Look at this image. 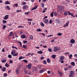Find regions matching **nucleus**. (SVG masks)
<instances>
[{
    "mask_svg": "<svg viewBox=\"0 0 77 77\" xmlns=\"http://www.w3.org/2000/svg\"><path fill=\"white\" fill-rule=\"evenodd\" d=\"M64 57H65L64 56H61L60 58V60H59V62H60L61 60H64Z\"/></svg>",
    "mask_w": 77,
    "mask_h": 77,
    "instance_id": "5",
    "label": "nucleus"
},
{
    "mask_svg": "<svg viewBox=\"0 0 77 77\" xmlns=\"http://www.w3.org/2000/svg\"><path fill=\"white\" fill-rule=\"evenodd\" d=\"M47 72L48 74H50V71H48Z\"/></svg>",
    "mask_w": 77,
    "mask_h": 77,
    "instance_id": "63",
    "label": "nucleus"
},
{
    "mask_svg": "<svg viewBox=\"0 0 77 77\" xmlns=\"http://www.w3.org/2000/svg\"><path fill=\"white\" fill-rule=\"evenodd\" d=\"M40 24L42 27H44V24L42 22H41Z\"/></svg>",
    "mask_w": 77,
    "mask_h": 77,
    "instance_id": "30",
    "label": "nucleus"
},
{
    "mask_svg": "<svg viewBox=\"0 0 77 77\" xmlns=\"http://www.w3.org/2000/svg\"><path fill=\"white\" fill-rule=\"evenodd\" d=\"M74 56L75 57H77V54H75L74 55Z\"/></svg>",
    "mask_w": 77,
    "mask_h": 77,
    "instance_id": "62",
    "label": "nucleus"
},
{
    "mask_svg": "<svg viewBox=\"0 0 77 77\" xmlns=\"http://www.w3.org/2000/svg\"><path fill=\"white\" fill-rule=\"evenodd\" d=\"M12 35H13V32H10V34L8 35V36L9 37L11 36Z\"/></svg>",
    "mask_w": 77,
    "mask_h": 77,
    "instance_id": "17",
    "label": "nucleus"
},
{
    "mask_svg": "<svg viewBox=\"0 0 77 77\" xmlns=\"http://www.w3.org/2000/svg\"><path fill=\"white\" fill-rule=\"evenodd\" d=\"M28 8L29 7L27 5L24 6L23 7V10H27Z\"/></svg>",
    "mask_w": 77,
    "mask_h": 77,
    "instance_id": "2",
    "label": "nucleus"
},
{
    "mask_svg": "<svg viewBox=\"0 0 77 77\" xmlns=\"http://www.w3.org/2000/svg\"><path fill=\"white\" fill-rule=\"evenodd\" d=\"M9 62H10V63H12V62H13V61H12V60H10L9 61Z\"/></svg>",
    "mask_w": 77,
    "mask_h": 77,
    "instance_id": "61",
    "label": "nucleus"
},
{
    "mask_svg": "<svg viewBox=\"0 0 77 77\" xmlns=\"http://www.w3.org/2000/svg\"><path fill=\"white\" fill-rule=\"evenodd\" d=\"M32 19H28V21H32Z\"/></svg>",
    "mask_w": 77,
    "mask_h": 77,
    "instance_id": "58",
    "label": "nucleus"
},
{
    "mask_svg": "<svg viewBox=\"0 0 77 77\" xmlns=\"http://www.w3.org/2000/svg\"><path fill=\"white\" fill-rule=\"evenodd\" d=\"M41 5H42V7L43 8H44V4L43 3H41Z\"/></svg>",
    "mask_w": 77,
    "mask_h": 77,
    "instance_id": "38",
    "label": "nucleus"
},
{
    "mask_svg": "<svg viewBox=\"0 0 77 77\" xmlns=\"http://www.w3.org/2000/svg\"><path fill=\"white\" fill-rule=\"evenodd\" d=\"M8 18H9V15H7L5 16L4 19V20H7Z\"/></svg>",
    "mask_w": 77,
    "mask_h": 77,
    "instance_id": "6",
    "label": "nucleus"
},
{
    "mask_svg": "<svg viewBox=\"0 0 77 77\" xmlns=\"http://www.w3.org/2000/svg\"><path fill=\"white\" fill-rule=\"evenodd\" d=\"M6 8L7 9H8L9 10H11V8L9 7V6L7 5L6 7Z\"/></svg>",
    "mask_w": 77,
    "mask_h": 77,
    "instance_id": "33",
    "label": "nucleus"
},
{
    "mask_svg": "<svg viewBox=\"0 0 77 77\" xmlns=\"http://www.w3.org/2000/svg\"><path fill=\"white\" fill-rule=\"evenodd\" d=\"M68 11H65L64 14L65 16H66V15H68Z\"/></svg>",
    "mask_w": 77,
    "mask_h": 77,
    "instance_id": "11",
    "label": "nucleus"
},
{
    "mask_svg": "<svg viewBox=\"0 0 77 77\" xmlns=\"http://www.w3.org/2000/svg\"><path fill=\"white\" fill-rule=\"evenodd\" d=\"M18 54V53H16V54H14L13 55V56H17Z\"/></svg>",
    "mask_w": 77,
    "mask_h": 77,
    "instance_id": "34",
    "label": "nucleus"
},
{
    "mask_svg": "<svg viewBox=\"0 0 77 77\" xmlns=\"http://www.w3.org/2000/svg\"><path fill=\"white\" fill-rule=\"evenodd\" d=\"M6 62V60L4 59L2 61V63H5Z\"/></svg>",
    "mask_w": 77,
    "mask_h": 77,
    "instance_id": "23",
    "label": "nucleus"
},
{
    "mask_svg": "<svg viewBox=\"0 0 77 77\" xmlns=\"http://www.w3.org/2000/svg\"><path fill=\"white\" fill-rule=\"evenodd\" d=\"M55 21L57 23H58V24H60V21L59 20H57V19H56Z\"/></svg>",
    "mask_w": 77,
    "mask_h": 77,
    "instance_id": "19",
    "label": "nucleus"
},
{
    "mask_svg": "<svg viewBox=\"0 0 77 77\" xmlns=\"http://www.w3.org/2000/svg\"><path fill=\"white\" fill-rule=\"evenodd\" d=\"M44 71H45V70L44 69H42L40 71V73H42V72H43Z\"/></svg>",
    "mask_w": 77,
    "mask_h": 77,
    "instance_id": "24",
    "label": "nucleus"
},
{
    "mask_svg": "<svg viewBox=\"0 0 77 77\" xmlns=\"http://www.w3.org/2000/svg\"><path fill=\"white\" fill-rule=\"evenodd\" d=\"M68 24H69V23L67 22L66 23V26H68Z\"/></svg>",
    "mask_w": 77,
    "mask_h": 77,
    "instance_id": "55",
    "label": "nucleus"
},
{
    "mask_svg": "<svg viewBox=\"0 0 77 77\" xmlns=\"http://www.w3.org/2000/svg\"><path fill=\"white\" fill-rule=\"evenodd\" d=\"M52 22H53V21H52V20H49V23L51 24V23H52Z\"/></svg>",
    "mask_w": 77,
    "mask_h": 77,
    "instance_id": "46",
    "label": "nucleus"
},
{
    "mask_svg": "<svg viewBox=\"0 0 77 77\" xmlns=\"http://www.w3.org/2000/svg\"><path fill=\"white\" fill-rule=\"evenodd\" d=\"M15 53V51H13L11 52V54H12V55H13Z\"/></svg>",
    "mask_w": 77,
    "mask_h": 77,
    "instance_id": "21",
    "label": "nucleus"
},
{
    "mask_svg": "<svg viewBox=\"0 0 77 77\" xmlns=\"http://www.w3.org/2000/svg\"><path fill=\"white\" fill-rule=\"evenodd\" d=\"M43 47H44V48H46L47 47V46H43Z\"/></svg>",
    "mask_w": 77,
    "mask_h": 77,
    "instance_id": "64",
    "label": "nucleus"
},
{
    "mask_svg": "<svg viewBox=\"0 0 77 77\" xmlns=\"http://www.w3.org/2000/svg\"><path fill=\"white\" fill-rule=\"evenodd\" d=\"M47 62L48 63H49V62H50V59L48 58L47 59Z\"/></svg>",
    "mask_w": 77,
    "mask_h": 77,
    "instance_id": "41",
    "label": "nucleus"
},
{
    "mask_svg": "<svg viewBox=\"0 0 77 77\" xmlns=\"http://www.w3.org/2000/svg\"><path fill=\"white\" fill-rule=\"evenodd\" d=\"M54 51H55V52L57 51V47H55L54 48Z\"/></svg>",
    "mask_w": 77,
    "mask_h": 77,
    "instance_id": "16",
    "label": "nucleus"
},
{
    "mask_svg": "<svg viewBox=\"0 0 77 77\" xmlns=\"http://www.w3.org/2000/svg\"><path fill=\"white\" fill-rule=\"evenodd\" d=\"M37 68L38 69H41V68H42V66L40 65H38L37 66Z\"/></svg>",
    "mask_w": 77,
    "mask_h": 77,
    "instance_id": "14",
    "label": "nucleus"
},
{
    "mask_svg": "<svg viewBox=\"0 0 77 77\" xmlns=\"http://www.w3.org/2000/svg\"><path fill=\"white\" fill-rule=\"evenodd\" d=\"M65 9V7L63 6H60V10L63 11Z\"/></svg>",
    "mask_w": 77,
    "mask_h": 77,
    "instance_id": "3",
    "label": "nucleus"
},
{
    "mask_svg": "<svg viewBox=\"0 0 77 77\" xmlns=\"http://www.w3.org/2000/svg\"><path fill=\"white\" fill-rule=\"evenodd\" d=\"M48 50L49 52H52V49H51V48H48Z\"/></svg>",
    "mask_w": 77,
    "mask_h": 77,
    "instance_id": "28",
    "label": "nucleus"
},
{
    "mask_svg": "<svg viewBox=\"0 0 77 77\" xmlns=\"http://www.w3.org/2000/svg\"><path fill=\"white\" fill-rule=\"evenodd\" d=\"M25 58L24 57H23L22 56L18 58L19 60H21V59H24Z\"/></svg>",
    "mask_w": 77,
    "mask_h": 77,
    "instance_id": "25",
    "label": "nucleus"
},
{
    "mask_svg": "<svg viewBox=\"0 0 77 77\" xmlns=\"http://www.w3.org/2000/svg\"><path fill=\"white\" fill-rule=\"evenodd\" d=\"M18 28H24V26H19L17 27Z\"/></svg>",
    "mask_w": 77,
    "mask_h": 77,
    "instance_id": "45",
    "label": "nucleus"
},
{
    "mask_svg": "<svg viewBox=\"0 0 77 77\" xmlns=\"http://www.w3.org/2000/svg\"><path fill=\"white\" fill-rule=\"evenodd\" d=\"M56 56L55 55L53 54L51 56V57L52 58H53V59H55V58H56Z\"/></svg>",
    "mask_w": 77,
    "mask_h": 77,
    "instance_id": "10",
    "label": "nucleus"
},
{
    "mask_svg": "<svg viewBox=\"0 0 77 77\" xmlns=\"http://www.w3.org/2000/svg\"><path fill=\"white\" fill-rule=\"evenodd\" d=\"M30 38L31 39H33V36L32 35H30Z\"/></svg>",
    "mask_w": 77,
    "mask_h": 77,
    "instance_id": "22",
    "label": "nucleus"
},
{
    "mask_svg": "<svg viewBox=\"0 0 77 77\" xmlns=\"http://www.w3.org/2000/svg\"><path fill=\"white\" fill-rule=\"evenodd\" d=\"M43 63H44V64H45V65H46V64H47V62H46V61L45 60H43Z\"/></svg>",
    "mask_w": 77,
    "mask_h": 77,
    "instance_id": "42",
    "label": "nucleus"
},
{
    "mask_svg": "<svg viewBox=\"0 0 77 77\" xmlns=\"http://www.w3.org/2000/svg\"><path fill=\"white\" fill-rule=\"evenodd\" d=\"M75 73L73 71H70V74L69 75V77H73V75H74Z\"/></svg>",
    "mask_w": 77,
    "mask_h": 77,
    "instance_id": "1",
    "label": "nucleus"
},
{
    "mask_svg": "<svg viewBox=\"0 0 77 77\" xmlns=\"http://www.w3.org/2000/svg\"><path fill=\"white\" fill-rule=\"evenodd\" d=\"M62 34L60 33H59L57 34V35L58 36H62Z\"/></svg>",
    "mask_w": 77,
    "mask_h": 77,
    "instance_id": "39",
    "label": "nucleus"
},
{
    "mask_svg": "<svg viewBox=\"0 0 77 77\" xmlns=\"http://www.w3.org/2000/svg\"><path fill=\"white\" fill-rule=\"evenodd\" d=\"M23 60V62H24L25 63H27V62H28L27 60Z\"/></svg>",
    "mask_w": 77,
    "mask_h": 77,
    "instance_id": "43",
    "label": "nucleus"
},
{
    "mask_svg": "<svg viewBox=\"0 0 77 77\" xmlns=\"http://www.w3.org/2000/svg\"><path fill=\"white\" fill-rule=\"evenodd\" d=\"M71 64L72 66H74V65H75V63H74V62H72Z\"/></svg>",
    "mask_w": 77,
    "mask_h": 77,
    "instance_id": "26",
    "label": "nucleus"
},
{
    "mask_svg": "<svg viewBox=\"0 0 77 77\" xmlns=\"http://www.w3.org/2000/svg\"><path fill=\"white\" fill-rule=\"evenodd\" d=\"M8 57H9V58H10V59H11V58H12V55L11 54H9L8 56Z\"/></svg>",
    "mask_w": 77,
    "mask_h": 77,
    "instance_id": "32",
    "label": "nucleus"
},
{
    "mask_svg": "<svg viewBox=\"0 0 77 77\" xmlns=\"http://www.w3.org/2000/svg\"><path fill=\"white\" fill-rule=\"evenodd\" d=\"M6 27V25H3L2 27V29H5Z\"/></svg>",
    "mask_w": 77,
    "mask_h": 77,
    "instance_id": "35",
    "label": "nucleus"
},
{
    "mask_svg": "<svg viewBox=\"0 0 77 77\" xmlns=\"http://www.w3.org/2000/svg\"><path fill=\"white\" fill-rule=\"evenodd\" d=\"M54 15L55 16H56V15H57V13H56V12H55L54 13Z\"/></svg>",
    "mask_w": 77,
    "mask_h": 77,
    "instance_id": "59",
    "label": "nucleus"
},
{
    "mask_svg": "<svg viewBox=\"0 0 77 77\" xmlns=\"http://www.w3.org/2000/svg\"><path fill=\"white\" fill-rule=\"evenodd\" d=\"M53 13L54 12L51 14V17H53Z\"/></svg>",
    "mask_w": 77,
    "mask_h": 77,
    "instance_id": "48",
    "label": "nucleus"
},
{
    "mask_svg": "<svg viewBox=\"0 0 77 77\" xmlns=\"http://www.w3.org/2000/svg\"><path fill=\"white\" fill-rule=\"evenodd\" d=\"M5 5H8V4H10L9 2L8 1H7L5 2Z\"/></svg>",
    "mask_w": 77,
    "mask_h": 77,
    "instance_id": "12",
    "label": "nucleus"
},
{
    "mask_svg": "<svg viewBox=\"0 0 77 77\" xmlns=\"http://www.w3.org/2000/svg\"><path fill=\"white\" fill-rule=\"evenodd\" d=\"M59 73L60 76H62V75H63V74H62V72H59Z\"/></svg>",
    "mask_w": 77,
    "mask_h": 77,
    "instance_id": "29",
    "label": "nucleus"
},
{
    "mask_svg": "<svg viewBox=\"0 0 77 77\" xmlns=\"http://www.w3.org/2000/svg\"><path fill=\"white\" fill-rule=\"evenodd\" d=\"M7 23V21L4 20H3V23L4 24H5Z\"/></svg>",
    "mask_w": 77,
    "mask_h": 77,
    "instance_id": "36",
    "label": "nucleus"
},
{
    "mask_svg": "<svg viewBox=\"0 0 77 77\" xmlns=\"http://www.w3.org/2000/svg\"><path fill=\"white\" fill-rule=\"evenodd\" d=\"M68 68L66 67L65 68V69L64 70L65 71H66L67 70H68Z\"/></svg>",
    "mask_w": 77,
    "mask_h": 77,
    "instance_id": "56",
    "label": "nucleus"
},
{
    "mask_svg": "<svg viewBox=\"0 0 77 77\" xmlns=\"http://www.w3.org/2000/svg\"><path fill=\"white\" fill-rule=\"evenodd\" d=\"M31 65L30 64H29L27 66V67L29 69H31Z\"/></svg>",
    "mask_w": 77,
    "mask_h": 77,
    "instance_id": "9",
    "label": "nucleus"
},
{
    "mask_svg": "<svg viewBox=\"0 0 77 77\" xmlns=\"http://www.w3.org/2000/svg\"><path fill=\"white\" fill-rule=\"evenodd\" d=\"M23 5H26V2H23Z\"/></svg>",
    "mask_w": 77,
    "mask_h": 77,
    "instance_id": "60",
    "label": "nucleus"
},
{
    "mask_svg": "<svg viewBox=\"0 0 77 77\" xmlns=\"http://www.w3.org/2000/svg\"><path fill=\"white\" fill-rule=\"evenodd\" d=\"M68 12L69 13V15H71V16H72L73 17H75V16L73 15V14L71 13H70V12H69V11H68Z\"/></svg>",
    "mask_w": 77,
    "mask_h": 77,
    "instance_id": "4",
    "label": "nucleus"
},
{
    "mask_svg": "<svg viewBox=\"0 0 77 77\" xmlns=\"http://www.w3.org/2000/svg\"><path fill=\"white\" fill-rule=\"evenodd\" d=\"M21 38H23V39H24V38H26V36L25 35H23L21 36Z\"/></svg>",
    "mask_w": 77,
    "mask_h": 77,
    "instance_id": "20",
    "label": "nucleus"
},
{
    "mask_svg": "<svg viewBox=\"0 0 77 77\" xmlns=\"http://www.w3.org/2000/svg\"><path fill=\"white\" fill-rule=\"evenodd\" d=\"M23 47L25 48V49H26V48H27V46L26 45H23Z\"/></svg>",
    "mask_w": 77,
    "mask_h": 77,
    "instance_id": "31",
    "label": "nucleus"
},
{
    "mask_svg": "<svg viewBox=\"0 0 77 77\" xmlns=\"http://www.w3.org/2000/svg\"><path fill=\"white\" fill-rule=\"evenodd\" d=\"M30 13V11H28V12L25 13V14H26L28 15V14Z\"/></svg>",
    "mask_w": 77,
    "mask_h": 77,
    "instance_id": "47",
    "label": "nucleus"
},
{
    "mask_svg": "<svg viewBox=\"0 0 77 77\" xmlns=\"http://www.w3.org/2000/svg\"><path fill=\"white\" fill-rule=\"evenodd\" d=\"M5 66L6 67L8 68V67H9V64H8L7 63H6L5 64Z\"/></svg>",
    "mask_w": 77,
    "mask_h": 77,
    "instance_id": "15",
    "label": "nucleus"
},
{
    "mask_svg": "<svg viewBox=\"0 0 77 77\" xmlns=\"http://www.w3.org/2000/svg\"><path fill=\"white\" fill-rule=\"evenodd\" d=\"M17 12H21V10H17Z\"/></svg>",
    "mask_w": 77,
    "mask_h": 77,
    "instance_id": "52",
    "label": "nucleus"
},
{
    "mask_svg": "<svg viewBox=\"0 0 77 77\" xmlns=\"http://www.w3.org/2000/svg\"><path fill=\"white\" fill-rule=\"evenodd\" d=\"M38 54H41L43 53V52L41 51H38Z\"/></svg>",
    "mask_w": 77,
    "mask_h": 77,
    "instance_id": "13",
    "label": "nucleus"
},
{
    "mask_svg": "<svg viewBox=\"0 0 77 77\" xmlns=\"http://www.w3.org/2000/svg\"><path fill=\"white\" fill-rule=\"evenodd\" d=\"M24 72H25L26 74V73H27V72H28V71H27V70H24Z\"/></svg>",
    "mask_w": 77,
    "mask_h": 77,
    "instance_id": "53",
    "label": "nucleus"
},
{
    "mask_svg": "<svg viewBox=\"0 0 77 77\" xmlns=\"http://www.w3.org/2000/svg\"><path fill=\"white\" fill-rule=\"evenodd\" d=\"M70 42L72 44H74L75 43V40L73 39H72L70 40Z\"/></svg>",
    "mask_w": 77,
    "mask_h": 77,
    "instance_id": "7",
    "label": "nucleus"
},
{
    "mask_svg": "<svg viewBox=\"0 0 77 77\" xmlns=\"http://www.w3.org/2000/svg\"><path fill=\"white\" fill-rule=\"evenodd\" d=\"M7 75H7V73H5L4 75V77H6V76H7Z\"/></svg>",
    "mask_w": 77,
    "mask_h": 77,
    "instance_id": "50",
    "label": "nucleus"
},
{
    "mask_svg": "<svg viewBox=\"0 0 77 77\" xmlns=\"http://www.w3.org/2000/svg\"><path fill=\"white\" fill-rule=\"evenodd\" d=\"M16 72L17 74H19V72L17 70L16 71Z\"/></svg>",
    "mask_w": 77,
    "mask_h": 77,
    "instance_id": "57",
    "label": "nucleus"
},
{
    "mask_svg": "<svg viewBox=\"0 0 77 77\" xmlns=\"http://www.w3.org/2000/svg\"><path fill=\"white\" fill-rule=\"evenodd\" d=\"M12 48H15L16 50H18V48L17 47H15L14 46H13L12 47Z\"/></svg>",
    "mask_w": 77,
    "mask_h": 77,
    "instance_id": "40",
    "label": "nucleus"
},
{
    "mask_svg": "<svg viewBox=\"0 0 77 77\" xmlns=\"http://www.w3.org/2000/svg\"><path fill=\"white\" fill-rule=\"evenodd\" d=\"M60 49V48L58 47H57V51H58Z\"/></svg>",
    "mask_w": 77,
    "mask_h": 77,
    "instance_id": "49",
    "label": "nucleus"
},
{
    "mask_svg": "<svg viewBox=\"0 0 77 77\" xmlns=\"http://www.w3.org/2000/svg\"><path fill=\"white\" fill-rule=\"evenodd\" d=\"M44 23H45V24H47L48 23V20L47 19H46L44 20Z\"/></svg>",
    "mask_w": 77,
    "mask_h": 77,
    "instance_id": "8",
    "label": "nucleus"
},
{
    "mask_svg": "<svg viewBox=\"0 0 77 77\" xmlns=\"http://www.w3.org/2000/svg\"><path fill=\"white\" fill-rule=\"evenodd\" d=\"M37 32H41L42 30L40 29H38L36 30Z\"/></svg>",
    "mask_w": 77,
    "mask_h": 77,
    "instance_id": "27",
    "label": "nucleus"
},
{
    "mask_svg": "<svg viewBox=\"0 0 77 77\" xmlns=\"http://www.w3.org/2000/svg\"><path fill=\"white\" fill-rule=\"evenodd\" d=\"M23 43H24L25 44L26 43H27L28 42L27 41H23Z\"/></svg>",
    "mask_w": 77,
    "mask_h": 77,
    "instance_id": "54",
    "label": "nucleus"
},
{
    "mask_svg": "<svg viewBox=\"0 0 77 77\" xmlns=\"http://www.w3.org/2000/svg\"><path fill=\"white\" fill-rule=\"evenodd\" d=\"M18 42V43H20V47H22V43H21V42H20L19 41Z\"/></svg>",
    "mask_w": 77,
    "mask_h": 77,
    "instance_id": "37",
    "label": "nucleus"
},
{
    "mask_svg": "<svg viewBox=\"0 0 77 77\" xmlns=\"http://www.w3.org/2000/svg\"><path fill=\"white\" fill-rule=\"evenodd\" d=\"M1 70L2 71L4 72V71H6V67L2 68Z\"/></svg>",
    "mask_w": 77,
    "mask_h": 77,
    "instance_id": "18",
    "label": "nucleus"
},
{
    "mask_svg": "<svg viewBox=\"0 0 77 77\" xmlns=\"http://www.w3.org/2000/svg\"><path fill=\"white\" fill-rule=\"evenodd\" d=\"M72 57V54H70V55L69 56V59H71V58Z\"/></svg>",
    "mask_w": 77,
    "mask_h": 77,
    "instance_id": "44",
    "label": "nucleus"
},
{
    "mask_svg": "<svg viewBox=\"0 0 77 77\" xmlns=\"http://www.w3.org/2000/svg\"><path fill=\"white\" fill-rule=\"evenodd\" d=\"M40 59L41 60H42L44 59V57H41Z\"/></svg>",
    "mask_w": 77,
    "mask_h": 77,
    "instance_id": "51",
    "label": "nucleus"
}]
</instances>
